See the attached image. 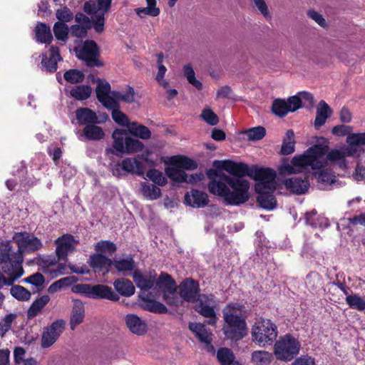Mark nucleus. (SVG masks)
I'll return each instance as SVG.
<instances>
[{"label":"nucleus","mask_w":365,"mask_h":365,"mask_svg":"<svg viewBox=\"0 0 365 365\" xmlns=\"http://www.w3.org/2000/svg\"><path fill=\"white\" fill-rule=\"evenodd\" d=\"M332 114V110L329 106L322 100L317 108V115L314 120V126L316 128L322 127Z\"/></svg>","instance_id":"32"},{"label":"nucleus","mask_w":365,"mask_h":365,"mask_svg":"<svg viewBox=\"0 0 365 365\" xmlns=\"http://www.w3.org/2000/svg\"><path fill=\"white\" fill-rule=\"evenodd\" d=\"M272 110L276 115L281 118L285 116L289 112L287 101L279 98L274 101Z\"/></svg>","instance_id":"51"},{"label":"nucleus","mask_w":365,"mask_h":365,"mask_svg":"<svg viewBox=\"0 0 365 365\" xmlns=\"http://www.w3.org/2000/svg\"><path fill=\"white\" fill-rule=\"evenodd\" d=\"M53 31L55 35V37L62 41H66L68 39V32H70V29L68 26L62 22L57 21L54 24L53 27Z\"/></svg>","instance_id":"48"},{"label":"nucleus","mask_w":365,"mask_h":365,"mask_svg":"<svg viewBox=\"0 0 365 365\" xmlns=\"http://www.w3.org/2000/svg\"><path fill=\"white\" fill-rule=\"evenodd\" d=\"M42 246L41 241L37 237L24 232V254L36 252L40 250Z\"/></svg>","instance_id":"38"},{"label":"nucleus","mask_w":365,"mask_h":365,"mask_svg":"<svg viewBox=\"0 0 365 365\" xmlns=\"http://www.w3.org/2000/svg\"><path fill=\"white\" fill-rule=\"evenodd\" d=\"M220 365H243L236 357L233 351L227 347H221L215 353Z\"/></svg>","instance_id":"31"},{"label":"nucleus","mask_w":365,"mask_h":365,"mask_svg":"<svg viewBox=\"0 0 365 365\" xmlns=\"http://www.w3.org/2000/svg\"><path fill=\"white\" fill-rule=\"evenodd\" d=\"M49 51V58L46 55L42 54L41 64L46 71L51 73L57 70V63L62 60V58L58 47L51 46Z\"/></svg>","instance_id":"27"},{"label":"nucleus","mask_w":365,"mask_h":365,"mask_svg":"<svg viewBox=\"0 0 365 365\" xmlns=\"http://www.w3.org/2000/svg\"><path fill=\"white\" fill-rule=\"evenodd\" d=\"M71 317V328L74 329L75 327L81 324L84 319L85 309L84 305L81 300L74 299Z\"/></svg>","instance_id":"34"},{"label":"nucleus","mask_w":365,"mask_h":365,"mask_svg":"<svg viewBox=\"0 0 365 365\" xmlns=\"http://www.w3.org/2000/svg\"><path fill=\"white\" fill-rule=\"evenodd\" d=\"M78 58L85 61L88 66H101L98 61V51L96 43L93 41H86L81 46L76 50Z\"/></svg>","instance_id":"12"},{"label":"nucleus","mask_w":365,"mask_h":365,"mask_svg":"<svg viewBox=\"0 0 365 365\" xmlns=\"http://www.w3.org/2000/svg\"><path fill=\"white\" fill-rule=\"evenodd\" d=\"M108 108L112 110V118L117 124L129 128V125L131 123L129 122L128 116L119 110V106L117 102L115 107Z\"/></svg>","instance_id":"45"},{"label":"nucleus","mask_w":365,"mask_h":365,"mask_svg":"<svg viewBox=\"0 0 365 365\" xmlns=\"http://www.w3.org/2000/svg\"><path fill=\"white\" fill-rule=\"evenodd\" d=\"M110 86L106 81L99 80L96 87V96L98 100L106 108H113L116 106V101L110 96Z\"/></svg>","instance_id":"22"},{"label":"nucleus","mask_w":365,"mask_h":365,"mask_svg":"<svg viewBox=\"0 0 365 365\" xmlns=\"http://www.w3.org/2000/svg\"><path fill=\"white\" fill-rule=\"evenodd\" d=\"M188 327L197 339L204 344V348L207 351L215 353V348L212 344V334L210 330L207 329L205 325L201 323L190 322Z\"/></svg>","instance_id":"16"},{"label":"nucleus","mask_w":365,"mask_h":365,"mask_svg":"<svg viewBox=\"0 0 365 365\" xmlns=\"http://www.w3.org/2000/svg\"><path fill=\"white\" fill-rule=\"evenodd\" d=\"M352 128L349 125H339L332 128V133L337 136L347 135L344 145L339 148L328 152V146L314 145L309 148L303 154L297 155L289 161L282 163L280 169L282 173H292L304 171L310 166L318 169L327 165L329 160L341 170L346 172L350 166L346 157L358 158L364 151L365 133H350Z\"/></svg>","instance_id":"1"},{"label":"nucleus","mask_w":365,"mask_h":365,"mask_svg":"<svg viewBox=\"0 0 365 365\" xmlns=\"http://www.w3.org/2000/svg\"><path fill=\"white\" fill-rule=\"evenodd\" d=\"M183 71L187 81L196 88L200 90L202 85L198 80L195 78V73L192 67L190 64L185 65L183 67Z\"/></svg>","instance_id":"58"},{"label":"nucleus","mask_w":365,"mask_h":365,"mask_svg":"<svg viewBox=\"0 0 365 365\" xmlns=\"http://www.w3.org/2000/svg\"><path fill=\"white\" fill-rule=\"evenodd\" d=\"M250 140L255 141L262 139L265 134L266 130L262 126L254 127L245 131L244 133Z\"/></svg>","instance_id":"55"},{"label":"nucleus","mask_w":365,"mask_h":365,"mask_svg":"<svg viewBox=\"0 0 365 365\" xmlns=\"http://www.w3.org/2000/svg\"><path fill=\"white\" fill-rule=\"evenodd\" d=\"M65 322L62 319L53 322L47 327L42 334L41 346L43 348H48L58 339L64 328Z\"/></svg>","instance_id":"17"},{"label":"nucleus","mask_w":365,"mask_h":365,"mask_svg":"<svg viewBox=\"0 0 365 365\" xmlns=\"http://www.w3.org/2000/svg\"><path fill=\"white\" fill-rule=\"evenodd\" d=\"M172 162L182 170H194L197 167L195 160L184 156H175L172 158Z\"/></svg>","instance_id":"44"},{"label":"nucleus","mask_w":365,"mask_h":365,"mask_svg":"<svg viewBox=\"0 0 365 365\" xmlns=\"http://www.w3.org/2000/svg\"><path fill=\"white\" fill-rule=\"evenodd\" d=\"M158 71L156 76V80L160 85L163 86L164 87H166L168 85V83L165 80H164V76L165 74L167 68L162 63L163 56L162 53H160L158 56Z\"/></svg>","instance_id":"61"},{"label":"nucleus","mask_w":365,"mask_h":365,"mask_svg":"<svg viewBox=\"0 0 365 365\" xmlns=\"http://www.w3.org/2000/svg\"><path fill=\"white\" fill-rule=\"evenodd\" d=\"M76 24L70 28V33L77 38H83L87 35L88 30L93 27L92 19L83 13H77L75 15Z\"/></svg>","instance_id":"18"},{"label":"nucleus","mask_w":365,"mask_h":365,"mask_svg":"<svg viewBox=\"0 0 365 365\" xmlns=\"http://www.w3.org/2000/svg\"><path fill=\"white\" fill-rule=\"evenodd\" d=\"M50 298L48 295H43L36 299L27 311L29 318H33L41 312L42 309L48 304Z\"/></svg>","instance_id":"41"},{"label":"nucleus","mask_w":365,"mask_h":365,"mask_svg":"<svg viewBox=\"0 0 365 365\" xmlns=\"http://www.w3.org/2000/svg\"><path fill=\"white\" fill-rule=\"evenodd\" d=\"M147 177L154 183L163 186L166 184L167 180L163 173L155 169H151L148 171Z\"/></svg>","instance_id":"62"},{"label":"nucleus","mask_w":365,"mask_h":365,"mask_svg":"<svg viewBox=\"0 0 365 365\" xmlns=\"http://www.w3.org/2000/svg\"><path fill=\"white\" fill-rule=\"evenodd\" d=\"M252 341L258 346L264 347L272 345L277 336V326L269 319L260 318L252 327Z\"/></svg>","instance_id":"6"},{"label":"nucleus","mask_w":365,"mask_h":365,"mask_svg":"<svg viewBox=\"0 0 365 365\" xmlns=\"http://www.w3.org/2000/svg\"><path fill=\"white\" fill-rule=\"evenodd\" d=\"M115 289L121 295L130 297L134 294L135 289L133 283L126 279L120 278L113 282Z\"/></svg>","instance_id":"36"},{"label":"nucleus","mask_w":365,"mask_h":365,"mask_svg":"<svg viewBox=\"0 0 365 365\" xmlns=\"http://www.w3.org/2000/svg\"><path fill=\"white\" fill-rule=\"evenodd\" d=\"M113 266L116 270L124 276H128L135 268V262L131 256L126 257H116L113 261Z\"/></svg>","instance_id":"28"},{"label":"nucleus","mask_w":365,"mask_h":365,"mask_svg":"<svg viewBox=\"0 0 365 365\" xmlns=\"http://www.w3.org/2000/svg\"><path fill=\"white\" fill-rule=\"evenodd\" d=\"M305 222L313 228L325 229L329 226L328 219L323 216L317 215L315 211L306 214Z\"/></svg>","instance_id":"35"},{"label":"nucleus","mask_w":365,"mask_h":365,"mask_svg":"<svg viewBox=\"0 0 365 365\" xmlns=\"http://www.w3.org/2000/svg\"><path fill=\"white\" fill-rule=\"evenodd\" d=\"M200 118L210 125H216L219 123L218 116L210 108L202 110Z\"/></svg>","instance_id":"59"},{"label":"nucleus","mask_w":365,"mask_h":365,"mask_svg":"<svg viewBox=\"0 0 365 365\" xmlns=\"http://www.w3.org/2000/svg\"><path fill=\"white\" fill-rule=\"evenodd\" d=\"M200 288L197 282L186 279L180 285V295L181 298L189 302H196L199 296Z\"/></svg>","instance_id":"19"},{"label":"nucleus","mask_w":365,"mask_h":365,"mask_svg":"<svg viewBox=\"0 0 365 365\" xmlns=\"http://www.w3.org/2000/svg\"><path fill=\"white\" fill-rule=\"evenodd\" d=\"M300 347V343L295 337L286 334L275 343L274 354L277 359L289 361L299 354Z\"/></svg>","instance_id":"8"},{"label":"nucleus","mask_w":365,"mask_h":365,"mask_svg":"<svg viewBox=\"0 0 365 365\" xmlns=\"http://www.w3.org/2000/svg\"><path fill=\"white\" fill-rule=\"evenodd\" d=\"M272 358V354L266 351H255L252 354V361L257 365H268Z\"/></svg>","instance_id":"47"},{"label":"nucleus","mask_w":365,"mask_h":365,"mask_svg":"<svg viewBox=\"0 0 365 365\" xmlns=\"http://www.w3.org/2000/svg\"><path fill=\"white\" fill-rule=\"evenodd\" d=\"M13 243L17 246L16 252L13 251L10 242L0 245V263L8 264L4 267L9 269L11 273H15L16 278H19L23 274V232L14 235Z\"/></svg>","instance_id":"5"},{"label":"nucleus","mask_w":365,"mask_h":365,"mask_svg":"<svg viewBox=\"0 0 365 365\" xmlns=\"http://www.w3.org/2000/svg\"><path fill=\"white\" fill-rule=\"evenodd\" d=\"M16 315L14 314H9L6 315L0 321V335L4 336L6 331H8L14 320L16 319Z\"/></svg>","instance_id":"63"},{"label":"nucleus","mask_w":365,"mask_h":365,"mask_svg":"<svg viewBox=\"0 0 365 365\" xmlns=\"http://www.w3.org/2000/svg\"><path fill=\"white\" fill-rule=\"evenodd\" d=\"M142 193L149 200L158 199L161 196V190L157 186L144 182L142 184Z\"/></svg>","instance_id":"46"},{"label":"nucleus","mask_w":365,"mask_h":365,"mask_svg":"<svg viewBox=\"0 0 365 365\" xmlns=\"http://www.w3.org/2000/svg\"><path fill=\"white\" fill-rule=\"evenodd\" d=\"M154 289L163 293V299L168 304L178 306L179 299L176 294V284L170 275L162 272L155 279Z\"/></svg>","instance_id":"10"},{"label":"nucleus","mask_w":365,"mask_h":365,"mask_svg":"<svg viewBox=\"0 0 365 365\" xmlns=\"http://www.w3.org/2000/svg\"><path fill=\"white\" fill-rule=\"evenodd\" d=\"M295 150L294 133L292 130H288L283 139L281 148V153L282 155H289Z\"/></svg>","instance_id":"39"},{"label":"nucleus","mask_w":365,"mask_h":365,"mask_svg":"<svg viewBox=\"0 0 365 365\" xmlns=\"http://www.w3.org/2000/svg\"><path fill=\"white\" fill-rule=\"evenodd\" d=\"M125 323L129 330L137 335H143L146 332L147 325L136 314H127L125 316Z\"/></svg>","instance_id":"29"},{"label":"nucleus","mask_w":365,"mask_h":365,"mask_svg":"<svg viewBox=\"0 0 365 365\" xmlns=\"http://www.w3.org/2000/svg\"><path fill=\"white\" fill-rule=\"evenodd\" d=\"M63 78L71 83H78L83 81L84 74L78 70L71 69L65 72Z\"/></svg>","instance_id":"57"},{"label":"nucleus","mask_w":365,"mask_h":365,"mask_svg":"<svg viewBox=\"0 0 365 365\" xmlns=\"http://www.w3.org/2000/svg\"><path fill=\"white\" fill-rule=\"evenodd\" d=\"M252 175L256 181L255 188L258 194L257 200L259 206L267 210H274L277 206L273 195L276 189V173L270 168H259L253 172Z\"/></svg>","instance_id":"3"},{"label":"nucleus","mask_w":365,"mask_h":365,"mask_svg":"<svg viewBox=\"0 0 365 365\" xmlns=\"http://www.w3.org/2000/svg\"><path fill=\"white\" fill-rule=\"evenodd\" d=\"M157 273L155 270L141 273L140 271H135L133 274V279L137 287L143 291L154 289Z\"/></svg>","instance_id":"21"},{"label":"nucleus","mask_w":365,"mask_h":365,"mask_svg":"<svg viewBox=\"0 0 365 365\" xmlns=\"http://www.w3.org/2000/svg\"><path fill=\"white\" fill-rule=\"evenodd\" d=\"M128 132L131 135L143 140H148L151 137V132L149 128L136 122H133L129 125Z\"/></svg>","instance_id":"40"},{"label":"nucleus","mask_w":365,"mask_h":365,"mask_svg":"<svg viewBox=\"0 0 365 365\" xmlns=\"http://www.w3.org/2000/svg\"><path fill=\"white\" fill-rule=\"evenodd\" d=\"M77 241L71 235H63L55 240L56 255L58 260H66L67 256L76 249Z\"/></svg>","instance_id":"14"},{"label":"nucleus","mask_w":365,"mask_h":365,"mask_svg":"<svg viewBox=\"0 0 365 365\" xmlns=\"http://www.w3.org/2000/svg\"><path fill=\"white\" fill-rule=\"evenodd\" d=\"M245 307L239 303H230L222 310V331L227 339L240 341L247 334Z\"/></svg>","instance_id":"4"},{"label":"nucleus","mask_w":365,"mask_h":365,"mask_svg":"<svg viewBox=\"0 0 365 365\" xmlns=\"http://www.w3.org/2000/svg\"><path fill=\"white\" fill-rule=\"evenodd\" d=\"M56 16L60 22H70L73 18V14L66 6H63L56 11Z\"/></svg>","instance_id":"60"},{"label":"nucleus","mask_w":365,"mask_h":365,"mask_svg":"<svg viewBox=\"0 0 365 365\" xmlns=\"http://www.w3.org/2000/svg\"><path fill=\"white\" fill-rule=\"evenodd\" d=\"M90 298L92 299H107L116 302L119 297L110 287L103 284L91 285Z\"/></svg>","instance_id":"26"},{"label":"nucleus","mask_w":365,"mask_h":365,"mask_svg":"<svg viewBox=\"0 0 365 365\" xmlns=\"http://www.w3.org/2000/svg\"><path fill=\"white\" fill-rule=\"evenodd\" d=\"M36 37L38 42L48 44L53 40V36L49 26L43 23H39L36 27Z\"/></svg>","instance_id":"37"},{"label":"nucleus","mask_w":365,"mask_h":365,"mask_svg":"<svg viewBox=\"0 0 365 365\" xmlns=\"http://www.w3.org/2000/svg\"><path fill=\"white\" fill-rule=\"evenodd\" d=\"M40 266L42 272L48 279H54L66 274V266L64 263L58 262L55 257H48L41 261Z\"/></svg>","instance_id":"15"},{"label":"nucleus","mask_w":365,"mask_h":365,"mask_svg":"<svg viewBox=\"0 0 365 365\" xmlns=\"http://www.w3.org/2000/svg\"><path fill=\"white\" fill-rule=\"evenodd\" d=\"M195 305V311L204 317L208 318L207 323L214 325L217 322L214 307L216 304L213 294H202L199 296Z\"/></svg>","instance_id":"11"},{"label":"nucleus","mask_w":365,"mask_h":365,"mask_svg":"<svg viewBox=\"0 0 365 365\" xmlns=\"http://www.w3.org/2000/svg\"><path fill=\"white\" fill-rule=\"evenodd\" d=\"M285 187L292 192L302 195L307 192L309 187V182L307 179L299 177H293L284 181Z\"/></svg>","instance_id":"25"},{"label":"nucleus","mask_w":365,"mask_h":365,"mask_svg":"<svg viewBox=\"0 0 365 365\" xmlns=\"http://www.w3.org/2000/svg\"><path fill=\"white\" fill-rule=\"evenodd\" d=\"M346 302L352 309L365 310V300L358 294L347 295Z\"/></svg>","instance_id":"54"},{"label":"nucleus","mask_w":365,"mask_h":365,"mask_svg":"<svg viewBox=\"0 0 365 365\" xmlns=\"http://www.w3.org/2000/svg\"><path fill=\"white\" fill-rule=\"evenodd\" d=\"M96 250L98 254L112 255L116 251V246L110 241H101L96 245Z\"/></svg>","instance_id":"56"},{"label":"nucleus","mask_w":365,"mask_h":365,"mask_svg":"<svg viewBox=\"0 0 365 365\" xmlns=\"http://www.w3.org/2000/svg\"><path fill=\"white\" fill-rule=\"evenodd\" d=\"M76 116L78 122L81 125H87L100 123L96 113L87 108L77 109Z\"/></svg>","instance_id":"33"},{"label":"nucleus","mask_w":365,"mask_h":365,"mask_svg":"<svg viewBox=\"0 0 365 365\" xmlns=\"http://www.w3.org/2000/svg\"><path fill=\"white\" fill-rule=\"evenodd\" d=\"M139 298V305L144 310L158 314L168 312L167 307L163 303L150 299L148 294L145 292L141 293Z\"/></svg>","instance_id":"23"},{"label":"nucleus","mask_w":365,"mask_h":365,"mask_svg":"<svg viewBox=\"0 0 365 365\" xmlns=\"http://www.w3.org/2000/svg\"><path fill=\"white\" fill-rule=\"evenodd\" d=\"M114 99L130 103L135 100V93L133 88L128 86L125 91L114 92Z\"/></svg>","instance_id":"49"},{"label":"nucleus","mask_w":365,"mask_h":365,"mask_svg":"<svg viewBox=\"0 0 365 365\" xmlns=\"http://www.w3.org/2000/svg\"><path fill=\"white\" fill-rule=\"evenodd\" d=\"M185 201L187 205L195 208L203 207L209 202L205 192L194 189L185 194Z\"/></svg>","instance_id":"24"},{"label":"nucleus","mask_w":365,"mask_h":365,"mask_svg":"<svg viewBox=\"0 0 365 365\" xmlns=\"http://www.w3.org/2000/svg\"><path fill=\"white\" fill-rule=\"evenodd\" d=\"M91 87L88 85H80L73 87L70 91V95L78 101H83L88 98L91 94Z\"/></svg>","instance_id":"43"},{"label":"nucleus","mask_w":365,"mask_h":365,"mask_svg":"<svg viewBox=\"0 0 365 365\" xmlns=\"http://www.w3.org/2000/svg\"><path fill=\"white\" fill-rule=\"evenodd\" d=\"M75 282H76V280H75L74 277H66L61 278V279L56 281L55 282L52 283L49 286L48 291L50 293L56 292L61 290V289H63V287L71 285V284H73Z\"/></svg>","instance_id":"53"},{"label":"nucleus","mask_w":365,"mask_h":365,"mask_svg":"<svg viewBox=\"0 0 365 365\" xmlns=\"http://www.w3.org/2000/svg\"><path fill=\"white\" fill-rule=\"evenodd\" d=\"M147 161V158H144L140 155L125 158L122 160L123 170L125 173L143 176L145 173L144 163Z\"/></svg>","instance_id":"20"},{"label":"nucleus","mask_w":365,"mask_h":365,"mask_svg":"<svg viewBox=\"0 0 365 365\" xmlns=\"http://www.w3.org/2000/svg\"><path fill=\"white\" fill-rule=\"evenodd\" d=\"M356 226L361 225L365 227V212L355 215L352 217L341 220V222L337 223V229L340 230L341 226Z\"/></svg>","instance_id":"50"},{"label":"nucleus","mask_w":365,"mask_h":365,"mask_svg":"<svg viewBox=\"0 0 365 365\" xmlns=\"http://www.w3.org/2000/svg\"><path fill=\"white\" fill-rule=\"evenodd\" d=\"M329 160H327L329 162ZM330 162H331L330 160ZM328 165V163H327V165L322 167L321 168L318 169H312L310 166H309L307 168H306L304 171L302 172H297V173H282L280 171V169L282 166V163L279 168V173L282 175H292V174H297V173H306L309 171L310 169L312 170H318L317 172L314 173V176L317 179V182L320 184L322 189H327L328 187L334 185L336 182V176L333 173V172L328 169L324 168Z\"/></svg>","instance_id":"13"},{"label":"nucleus","mask_w":365,"mask_h":365,"mask_svg":"<svg viewBox=\"0 0 365 365\" xmlns=\"http://www.w3.org/2000/svg\"><path fill=\"white\" fill-rule=\"evenodd\" d=\"M167 175L173 181L177 182H185L187 174L177 165L168 168L166 170Z\"/></svg>","instance_id":"52"},{"label":"nucleus","mask_w":365,"mask_h":365,"mask_svg":"<svg viewBox=\"0 0 365 365\" xmlns=\"http://www.w3.org/2000/svg\"><path fill=\"white\" fill-rule=\"evenodd\" d=\"M90 261L95 272H108L113 266V261L102 254L93 255Z\"/></svg>","instance_id":"30"},{"label":"nucleus","mask_w":365,"mask_h":365,"mask_svg":"<svg viewBox=\"0 0 365 365\" xmlns=\"http://www.w3.org/2000/svg\"><path fill=\"white\" fill-rule=\"evenodd\" d=\"M112 138L113 148L119 153L131 154L141 151L144 147L140 140L128 136V131L125 130H115Z\"/></svg>","instance_id":"9"},{"label":"nucleus","mask_w":365,"mask_h":365,"mask_svg":"<svg viewBox=\"0 0 365 365\" xmlns=\"http://www.w3.org/2000/svg\"><path fill=\"white\" fill-rule=\"evenodd\" d=\"M112 0L88 1L83 4V11L91 16L93 27L96 33L104 31L105 14L110 10Z\"/></svg>","instance_id":"7"},{"label":"nucleus","mask_w":365,"mask_h":365,"mask_svg":"<svg viewBox=\"0 0 365 365\" xmlns=\"http://www.w3.org/2000/svg\"><path fill=\"white\" fill-rule=\"evenodd\" d=\"M213 165L217 169L227 171L230 175L221 170H208L207 176L210 180L209 192L222 197L227 205H239L246 202L250 198V182L243 177L250 175L247 165L233 161L215 160Z\"/></svg>","instance_id":"2"},{"label":"nucleus","mask_w":365,"mask_h":365,"mask_svg":"<svg viewBox=\"0 0 365 365\" xmlns=\"http://www.w3.org/2000/svg\"><path fill=\"white\" fill-rule=\"evenodd\" d=\"M83 135L91 140H100L104 137L103 129L95 124L87 125L83 128Z\"/></svg>","instance_id":"42"},{"label":"nucleus","mask_w":365,"mask_h":365,"mask_svg":"<svg viewBox=\"0 0 365 365\" xmlns=\"http://www.w3.org/2000/svg\"><path fill=\"white\" fill-rule=\"evenodd\" d=\"M24 282L31 284L36 287H41L44 282V277L42 274L37 272L24 279Z\"/></svg>","instance_id":"64"}]
</instances>
